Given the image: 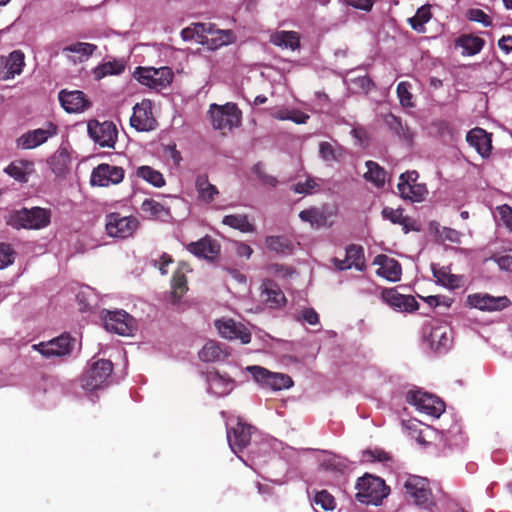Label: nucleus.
<instances>
[{"label":"nucleus","instance_id":"obj_44","mask_svg":"<svg viewBox=\"0 0 512 512\" xmlns=\"http://www.w3.org/2000/svg\"><path fill=\"white\" fill-rule=\"evenodd\" d=\"M431 18L430 6L424 5L418 8L415 15L408 19V22L413 30L417 32L425 31V23Z\"/></svg>","mask_w":512,"mask_h":512},{"label":"nucleus","instance_id":"obj_51","mask_svg":"<svg viewBox=\"0 0 512 512\" xmlns=\"http://www.w3.org/2000/svg\"><path fill=\"white\" fill-rule=\"evenodd\" d=\"M15 254V251L9 244L0 243V269H4L13 264Z\"/></svg>","mask_w":512,"mask_h":512},{"label":"nucleus","instance_id":"obj_49","mask_svg":"<svg viewBox=\"0 0 512 512\" xmlns=\"http://www.w3.org/2000/svg\"><path fill=\"white\" fill-rule=\"evenodd\" d=\"M252 170L263 185L275 187L278 184L276 177L265 172L264 165L262 163L255 164Z\"/></svg>","mask_w":512,"mask_h":512},{"label":"nucleus","instance_id":"obj_58","mask_svg":"<svg viewBox=\"0 0 512 512\" xmlns=\"http://www.w3.org/2000/svg\"><path fill=\"white\" fill-rule=\"evenodd\" d=\"M318 186L313 178H307L304 182H298L293 186L294 192L298 194H310Z\"/></svg>","mask_w":512,"mask_h":512},{"label":"nucleus","instance_id":"obj_13","mask_svg":"<svg viewBox=\"0 0 512 512\" xmlns=\"http://www.w3.org/2000/svg\"><path fill=\"white\" fill-rule=\"evenodd\" d=\"M58 132V127L52 122H47L44 128L30 130L16 140L18 148L29 150L34 149L44 144L50 137L55 136Z\"/></svg>","mask_w":512,"mask_h":512},{"label":"nucleus","instance_id":"obj_4","mask_svg":"<svg viewBox=\"0 0 512 512\" xmlns=\"http://www.w3.org/2000/svg\"><path fill=\"white\" fill-rule=\"evenodd\" d=\"M210 119L214 129L231 131L241 121V112L234 103L225 105L211 104L209 109Z\"/></svg>","mask_w":512,"mask_h":512},{"label":"nucleus","instance_id":"obj_3","mask_svg":"<svg viewBox=\"0 0 512 512\" xmlns=\"http://www.w3.org/2000/svg\"><path fill=\"white\" fill-rule=\"evenodd\" d=\"M50 223V212L44 208H23L10 214L8 224L20 229H41Z\"/></svg>","mask_w":512,"mask_h":512},{"label":"nucleus","instance_id":"obj_22","mask_svg":"<svg viewBox=\"0 0 512 512\" xmlns=\"http://www.w3.org/2000/svg\"><path fill=\"white\" fill-rule=\"evenodd\" d=\"M261 300L270 308H280L286 304V297L279 285L271 279H265L261 285Z\"/></svg>","mask_w":512,"mask_h":512},{"label":"nucleus","instance_id":"obj_26","mask_svg":"<svg viewBox=\"0 0 512 512\" xmlns=\"http://www.w3.org/2000/svg\"><path fill=\"white\" fill-rule=\"evenodd\" d=\"M192 254L198 257L214 258L218 255L220 248L216 241L209 237H204L197 242H192L187 246Z\"/></svg>","mask_w":512,"mask_h":512},{"label":"nucleus","instance_id":"obj_17","mask_svg":"<svg viewBox=\"0 0 512 512\" xmlns=\"http://www.w3.org/2000/svg\"><path fill=\"white\" fill-rule=\"evenodd\" d=\"M407 494L413 499L415 504L428 507L431 503L432 493L429 488V482L426 478L420 476H410L404 485Z\"/></svg>","mask_w":512,"mask_h":512},{"label":"nucleus","instance_id":"obj_24","mask_svg":"<svg viewBox=\"0 0 512 512\" xmlns=\"http://www.w3.org/2000/svg\"><path fill=\"white\" fill-rule=\"evenodd\" d=\"M466 140L482 157H488L492 149L491 134L476 127L467 133Z\"/></svg>","mask_w":512,"mask_h":512},{"label":"nucleus","instance_id":"obj_59","mask_svg":"<svg viewBox=\"0 0 512 512\" xmlns=\"http://www.w3.org/2000/svg\"><path fill=\"white\" fill-rule=\"evenodd\" d=\"M67 160V155L63 152H60L59 154L55 155L52 158V170L55 174L60 175L64 172L66 169L65 162Z\"/></svg>","mask_w":512,"mask_h":512},{"label":"nucleus","instance_id":"obj_1","mask_svg":"<svg viewBox=\"0 0 512 512\" xmlns=\"http://www.w3.org/2000/svg\"><path fill=\"white\" fill-rule=\"evenodd\" d=\"M356 499L362 504L379 505L389 494V488L383 479L369 474L359 478L356 484Z\"/></svg>","mask_w":512,"mask_h":512},{"label":"nucleus","instance_id":"obj_27","mask_svg":"<svg viewBox=\"0 0 512 512\" xmlns=\"http://www.w3.org/2000/svg\"><path fill=\"white\" fill-rule=\"evenodd\" d=\"M195 188L198 193V199L207 204L211 203L219 194L217 187L209 182L207 174H200L197 176Z\"/></svg>","mask_w":512,"mask_h":512},{"label":"nucleus","instance_id":"obj_9","mask_svg":"<svg viewBox=\"0 0 512 512\" xmlns=\"http://www.w3.org/2000/svg\"><path fill=\"white\" fill-rule=\"evenodd\" d=\"M75 338L71 337L68 333H64L48 342H41L33 345L41 355L46 358L63 357L70 355L74 349Z\"/></svg>","mask_w":512,"mask_h":512},{"label":"nucleus","instance_id":"obj_61","mask_svg":"<svg viewBox=\"0 0 512 512\" xmlns=\"http://www.w3.org/2000/svg\"><path fill=\"white\" fill-rule=\"evenodd\" d=\"M301 318L310 325H316L319 322V316L313 308L304 309Z\"/></svg>","mask_w":512,"mask_h":512},{"label":"nucleus","instance_id":"obj_7","mask_svg":"<svg viewBox=\"0 0 512 512\" xmlns=\"http://www.w3.org/2000/svg\"><path fill=\"white\" fill-rule=\"evenodd\" d=\"M406 399L418 411L434 418L440 417L445 411V403L438 397L426 392L409 391Z\"/></svg>","mask_w":512,"mask_h":512},{"label":"nucleus","instance_id":"obj_63","mask_svg":"<svg viewBox=\"0 0 512 512\" xmlns=\"http://www.w3.org/2000/svg\"><path fill=\"white\" fill-rule=\"evenodd\" d=\"M418 178L419 174L417 171H406L400 175L399 182H407V184L412 185L417 183Z\"/></svg>","mask_w":512,"mask_h":512},{"label":"nucleus","instance_id":"obj_36","mask_svg":"<svg viewBox=\"0 0 512 512\" xmlns=\"http://www.w3.org/2000/svg\"><path fill=\"white\" fill-rule=\"evenodd\" d=\"M367 171L364 174L366 181L373 183L376 187L380 188L385 185L386 171L378 163L374 161L366 162Z\"/></svg>","mask_w":512,"mask_h":512},{"label":"nucleus","instance_id":"obj_19","mask_svg":"<svg viewBox=\"0 0 512 512\" xmlns=\"http://www.w3.org/2000/svg\"><path fill=\"white\" fill-rule=\"evenodd\" d=\"M215 326L223 338L240 340L242 344H248L251 341V333L245 325L233 319L216 320Z\"/></svg>","mask_w":512,"mask_h":512},{"label":"nucleus","instance_id":"obj_8","mask_svg":"<svg viewBox=\"0 0 512 512\" xmlns=\"http://www.w3.org/2000/svg\"><path fill=\"white\" fill-rule=\"evenodd\" d=\"M102 319L107 331L130 336L136 330L135 319L124 310L103 311Z\"/></svg>","mask_w":512,"mask_h":512},{"label":"nucleus","instance_id":"obj_32","mask_svg":"<svg viewBox=\"0 0 512 512\" xmlns=\"http://www.w3.org/2000/svg\"><path fill=\"white\" fill-rule=\"evenodd\" d=\"M271 42L283 48L296 50L300 47V37L295 31H278L271 36Z\"/></svg>","mask_w":512,"mask_h":512},{"label":"nucleus","instance_id":"obj_39","mask_svg":"<svg viewBox=\"0 0 512 512\" xmlns=\"http://www.w3.org/2000/svg\"><path fill=\"white\" fill-rule=\"evenodd\" d=\"M385 123L389 129L394 132L400 138L411 141L413 133L410 131L407 125L403 124L401 119L392 113L385 116Z\"/></svg>","mask_w":512,"mask_h":512},{"label":"nucleus","instance_id":"obj_34","mask_svg":"<svg viewBox=\"0 0 512 512\" xmlns=\"http://www.w3.org/2000/svg\"><path fill=\"white\" fill-rule=\"evenodd\" d=\"M25 65V55L20 50L11 52L6 60V76L5 79L14 78L15 75L21 74Z\"/></svg>","mask_w":512,"mask_h":512},{"label":"nucleus","instance_id":"obj_45","mask_svg":"<svg viewBox=\"0 0 512 512\" xmlns=\"http://www.w3.org/2000/svg\"><path fill=\"white\" fill-rule=\"evenodd\" d=\"M319 153L324 161H338L342 156V148L335 147L331 143L323 141L319 144Z\"/></svg>","mask_w":512,"mask_h":512},{"label":"nucleus","instance_id":"obj_28","mask_svg":"<svg viewBox=\"0 0 512 512\" xmlns=\"http://www.w3.org/2000/svg\"><path fill=\"white\" fill-rule=\"evenodd\" d=\"M401 198L410 200L411 202H421L428 194L425 184H412L409 185L404 182H399L397 185Z\"/></svg>","mask_w":512,"mask_h":512},{"label":"nucleus","instance_id":"obj_56","mask_svg":"<svg viewBox=\"0 0 512 512\" xmlns=\"http://www.w3.org/2000/svg\"><path fill=\"white\" fill-rule=\"evenodd\" d=\"M363 458L368 462H386L390 460V456L387 452L381 449L367 450L363 452Z\"/></svg>","mask_w":512,"mask_h":512},{"label":"nucleus","instance_id":"obj_60","mask_svg":"<svg viewBox=\"0 0 512 512\" xmlns=\"http://www.w3.org/2000/svg\"><path fill=\"white\" fill-rule=\"evenodd\" d=\"M403 425L406 429L411 430V436L416 439V441L420 444H426L427 441L422 433V431H418L417 424L412 421L403 422Z\"/></svg>","mask_w":512,"mask_h":512},{"label":"nucleus","instance_id":"obj_53","mask_svg":"<svg viewBox=\"0 0 512 512\" xmlns=\"http://www.w3.org/2000/svg\"><path fill=\"white\" fill-rule=\"evenodd\" d=\"M382 217L386 220H389L393 224H404L405 216L403 215V209H393L390 207H384L382 209Z\"/></svg>","mask_w":512,"mask_h":512},{"label":"nucleus","instance_id":"obj_12","mask_svg":"<svg viewBox=\"0 0 512 512\" xmlns=\"http://www.w3.org/2000/svg\"><path fill=\"white\" fill-rule=\"evenodd\" d=\"M90 137L101 147L114 148L118 137L116 125L111 121L102 123L97 120L88 123Z\"/></svg>","mask_w":512,"mask_h":512},{"label":"nucleus","instance_id":"obj_55","mask_svg":"<svg viewBox=\"0 0 512 512\" xmlns=\"http://www.w3.org/2000/svg\"><path fill=\"white\" fill-rule=\"evenodd\" d=\"M193 30L199 42L204 43L207 36L214 34L213 25L205 23H193Z\"/></svg>","mask_w":512,"mask_h":512},{"label":"nucleus","instance_id":"obj_23","mask_svg":"<svg viewBox=\"0 0 512 512\" xmlns=\"http://www.w3.org/2000/svg\"><path fill=\"white\" fill-rule=\"evenodd\" d=\"M374 264L378 265L377 274L385 279L396 282L399 281L402 274L400 263L385 254H379L374 259Z\"/></svg>","mask_w":512,"mask_h":512},{"label":"nucleus","instance_id":"obj_50","mask_svg":"<svg viewBox=\"0 0 512 512\" xmlns=\"http://www.w3.org/2000/svg\"><path fill=\"white\" fill-rule=\"evenodd\" d=\"M436 236L443 242L449 241L451 243H460L461 241V233L449 227L437 228Z\"/></svg>","mask_w":512,"mask_h":512},{"label":"nucleus","instance_id":"obj_37","mask_svg":"<svg viewBox=\"0 0 512 512\" xmlns=\"http://www.w3.org/2000/svg\"><path fill=\"white\" fill-rule=\"evenodd\" d=\"M222 223L243 233H252L255 231L254 225L249 222L247 215L244 214L226 215Z\"/></svg>","mask_w":512,"mask_h":512},{"label":"nucleus","instance_id":"obj_40","mask_svg":"<svg viewBox=\"0 0 512 512\" xmlns=\"http://www.w3.org/2000/svg\"><path fill=\"white\" fill-rule=\"evenodd\" d=\"M136 175L155 187L160 188L165 185V179L162 173L151 166L143 165L138 167Z\"/></svg>","mask_w":512,"mask_h":512},{"label":"nucleus","instance_id":"obj_47","mask_svg":"<svg viewBox=\"0 0 512 512\" xmlns=\"http://www.w3.org/2000/svg\"><path fill=\"white\" fill-rule=\"evenodd\" d=\"M410 89L411 84L407 81H402L397 85V96L403 107H413Z\"/></svg>","mask_w":512,"mask_h":512},{"label":"nucleus","instance_id":"obj_64","mask_svg":"<svg viewBox=\"0 0 512 512\" xmlns=\"http://www.w3.org/2000/svg\"><path fill=\"white\" fill-rule=\"evenodd\" d=\"M498 46L504 53H512V36H502L498 41Z\"/></svg>","mask_w":512,"mask_h":512},{"label":"nucleus","instance_id":"obj_11","mask_svg":"<svg viewBox=\"0 0 512 512\" xmlns=\"http://www.w3.org/2000/svg\"><path fill=\"white\" fill-rule=\"evenodd\" d=\"M138 226V221L133 216H121L119 213H111L106 216L105 228L111 237L127 238L131 236Z\"/></svg>","mask_w":512,"mask_h":512},{"label":"nucleus","instance_id":"obj_14","mask_svg":"<svg viewBox=\"0 0 512 512\" xmlns=\"http://www.w3.org/2000/svg\"><path fill=\"white\" fill-rule=\"evenodd\" d=\"M130 125L137 131H150L157 125L152 113V102L148 99L136 103L133 107V114L130 118Z\"/></svg>","mask_w":512,"mask_h":512},{"label":"nucleus","instance_id":"obj_41","mask_svg":"<svg viewBox=\"0 0 512 512\" xmlns=\"http://www.w3.org/2000/svg\"><path fill=\"white\" fill-rule=\"evenodd\" d=\"M299 217L302 221L309 222L312 227L316 228L325 226L327 223V216L325 213L315 207L302 210L299 213Z\"/></svg>","mask_w":512,"mask_h":512},{"label":"nucleus","instance_id":"obj_16","mask_svg":"<svg viewBox=\"0 0 512 512\" xmlns=\"http://www.w3.org/2000/svg\"><path fill=\"white\" fill-rule=\"evenodd\" d=\"M58 99L67 113H82L91 107L87 95L80 90L63 89L59 92Z\"/></svg>","mask_w":512,"mask_h":512},{"label":"nucleus","instance_id":"obj_42","mask_svg":"<svg viewBox=\"0 0 512 512\" xmlns=\"http://www.w3.org/2000/svg\"><path fill=\"white\" fill-rule=\"evenodd\" d=\"M265 245L269 250L281 254H288L293 248L292 242L284 236H268Z\"/></svg>","mask_w":512,"mask_h":512},{"label":"nucleus","instance_id":"obj_10","mask_svg":"<svg viewBox=\"0 0 512 512\" xmlns=\"http://www.w3.org/2000/svg\"><path fill=\"white\" fill-rule=\"evenodd\" d=\"M124 175L122 167L101 163L92 170L90 184L98 187L117 185L123 181Z\"/></svg>","mask_w":512,"mask_h":512},{"label":"nucleus","instance_id":"obj_38","mask_svg":"<svg viewBox=\"0 0 512 512\" xmlns=\"http://www.w3.org/2000/svg\"><path fill=\"white\" fill-rule=\"evenodd\" d=\"M227 357L220 345L215 341L207 342L199 352V358L203 362H216Z\"/></svg>","mask_w":512,"mask_h":512},{"label":"nucleus","instance_id":"obj_57","mask_svg":"<svg viewBox=\"0 0 512 512\" xmlns=\"http://www.w3.org/2000/svg\"><path fill=\"white\" fill-rule=\"evenodd\" d=\"M496 209L503 224L512 232V208L507 204H503Z\"/></svg>","mask_w":512,"mask_h":512},{"label":"nucleus","instance_id":"obj_30","mask_svg":"<svg viewBox=\"0 0 512 512\" xmlns=\"http://www.w3.org/2000/svg\"><path fill=\"white\" fill-rule=\"evenodd\" d=\"M33 168V162L27 160H18L11 162L4 171L19 182H27L28 174Z\"/></svg>","mask_w":512,"mask_h":512},{"label":"nucleus","instance_id":"obj_5","mask_svg":"<svg viewBox=\"0 0 512 512\" xmlns=\"http://www.w3.org/2000/svg\"><path fill=\"white\" fill-rule=\"evenodd\" d=\"M134 77L142 85L160 91L172 82L174 74L172 69L167 66L160 68L137 67Z\"/></svg>","mask_w":512,"mask_h":512},{"label":"nucleus","instance_id":"obj_46","mask_svg":"<svg viewBox=\"0 0 512 512\" xmlns=\"http://www.w3.org/2000/svg\"><path fill=\"white\" fill-rule=\"evenodd\" d=\"M215 37L211 38V49H217L224 45L232 44L235 41V35L231 30H216Z\"/></svg>","mask_w":512,"mask_h":512},{"label":"nucleus","instance_id":"obj_20","mask_svg":"<svg viewBox=\"0 0 512 512\" xmlns=\"http://www.w3.org/2000/svg\"><path fill=\"white\" fill-rule=\"evenodd\" d=\"M332 263L335 268L342 271L352 267L359 271L366 268L364 249L361 245L350 244L346 247L345 259L333 258Z\"/></svg>","mask_w":512,"mask_h":512},{"label":"nucleus","instance_id":"obj_43","mask_svg":"<svg viewBox=\"0 0 512 512\" xmlns=\"http://www.w3.org/2000/svg\"><path fill=\"white\" fill-rule=\"evenodd\" d=\"M97 50V45L86 42H76L64 47L63 52L78 54L80 62L88 59Z\"/></svg>","mask_w":512,"mask_h":512},{"label":"nucleus","instance_id":"obj_35","mask_svg":"<svg viewBox=\"0 0 512 512\" xmlns=\"http://www.w3.org/2000/svg\"><path fill=\"white\" fill-rule=\"evenodd\" d=\"M125 70V64L120 60L104 62L93 69L95 80L99 81L108 75H120Z\"/></svg>","mask_w":512,"mask_h":512},{"label":"nucleus","instance_id":"obj_54","mask_svg":"<svg viewBox=\"0 0 512 512\" xmlns=\"http://www.w3.org/2000/svg\"><path fill=\"white\" fill-rule=\"evenodd\" d=\"M468 18L471 21H475L483 24L485 27L492 25L491 17L486 14L482 9L472 8L468 11Z\"/></svg>","mask_w":512,"mask_h":512},{"label":"nucleus","instance_id":"obj_15","mask_svg":"<svg viewBox=\"0 0 512 512\" xmlns=\"http://www.w3.org/2000/svg\"><path fill=\"white\" fill-rule=\"evenodd\" d=\"M467 303L470 307L481 311H501L511 305L507 296L495 297L487 293H474L467 297Z\"/></svg>","mask_w":512,"mask_h":512},{"label":"nucleus","instance_id":"obj_21","mask_svg":"<svg viewBox=\"0 0 512 512\" xmlns=\"http://www.w3.org/2000/svg\"><path fill=\"white\" fill-rule=\"evenodd\" d=\"M252 429L251 425L239 421L234 427L227 430V440L233 452H242L250 444Z\"/></svg>","mask_w":512,"mask_h":512},{"label":"nucleus","instance_id":"obj_25","mask_svg":"<svg viewBox=\"0 0 512 512\" xmlns=\"http://www.w3.org/2000/svg\"><path fill=\"white\" fill-rule=\"evenodd\" d=\"M428 340L433 350H446L452 341V330L447 324H437L432 326Z\"/></svg>","mask_w":512,"mask_h":512},{"label":"nucleus","instance_id":"obj_6","mask_svg":"<svg viewBox=\"0 0 512 512\" xmlns=\"http://www.w3.org/2000/svg\"><path fill=\"white\" fill-rule=\"evenodd\" d=\"M246 370L253 379L263 388H270L274 391L288 389L293 385L292 378L284 373L269 371L262 366H248Z\"/></svg>","mask_w":512,"mask_h":512},{"label":"nucleus","instance_id":"obj_31","mask_svg":"<svg viewBox=\"0 0 512 512\" xmlns=\"http://www.w3.org/2000/svg\"><path fill=\"white\" fill-rule=\"evenodd\" d=\"M188 291L187 278L180 270L174 272L171 280L170 301L178 304L184 294Z\"/></svg>","mask_w":512,"mask_h":512},{"label":"nucleus","instance_id":"obj_48","mask_svg":"<svg viewBox=\"0 0 512 512\" xmlns=\"http://www.w3.org/2000/svg\"><path fill=\"white\" fill-rule=\"evenodd\" d=\"M314 502L325 511H332L336 507L334 497L326 490L318 492L315 495Z\"/></svg>","mask_w":512,"mask_h":512},{"label":"nucleus","instance_id":"obj_62","mask_svg":"<svg viewBox=\"0 0 512 512\" xmlns=\"http://www.w3.org/2000/svg\"><path fill=\"white\" fill-rule=\"evenodd\" d=\"M275 117L280 120H292L298 124L305 123V120L308 118V116L304 114H302L300 117H294L288 111H279L276 113Z\"/></svg>","mask_w":512,"mask_h":512},{"label":"nucleus","instance_id":"obj_33","mask_svg":"<svg viewBox=\"0 0 512 512\" xmlns=\"http://www.w3.org/2000/svg\"><path fill=\"white\" fill-rule=\"evenodd\" d=\"M484 44L485 41L482 38L474 35H462L456 41V45L463 49L462 54L468 56L479 53Z\"/></svg>","mask_w":512,"mask_h":512},{"label":"nucleus","instance_id":"obj_18","mask_svg":"<svg viewBox=\"0 0 512 512\" xmlns=\"http://www.w3.org/2000/svg\"><path fill=\"white\" fill-rule=\"evenodd\" d=\"M382 300L390 307L400 312H413L419 304L412 295H403L396 288H386L381 293Z\"/></svg>","mask_w":512,"mask_h":512},{"label":"nucleus","instance_id":"obj_29","mask_svg":"<svg viewBox=\"0 0 512 512\" xmlns=\"http://www.w3.org/2000/svg\"><path fill=\"white\" fill-rule=\"evenodd\" d=\"M208 382L210 388L218 396H225L234 388V380L219 374L217 371L209 374Z\"/></svg>","mask_w":512,"mask_h":512},{"label":"nucleus","instance_id":"obj_2","mask_svg":"<svg viewBox=\"0 0 512 512\" xmlns=\"http://www.w3.org/2000/svg\"><path fill=\"white\" fill-rule=\"evenodd\" d=\"M113 372V363L107 359L93 361L80 377L81 387L86 391H95L107 386Z\"/></svg>","mask_w":512,"mask_h":512},{"label":"nucleus","instance_id":"obj_52","mask_svg":"<svg viewBox=\"0 0 512 512\" xmlns=\"http://www.w3.org/2000/svg\"><path fill=\"white\" fill-rule=\"evenodd\" d=\"M141 209L143 212L155 217L161 216L165 212V207L153 199H145L142 202Z\"/></svg>","mask_w":512,"mask_h":512}]
</instances>
